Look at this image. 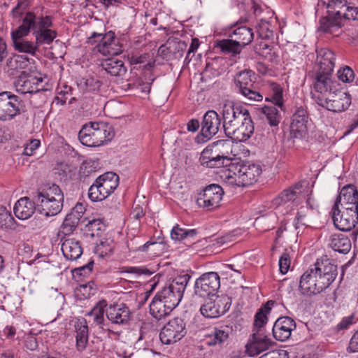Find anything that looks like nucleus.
<instances>
[{"mask_svg": "<svg viewBox=\"0 0 358 358\" xmlns=\"http://www.w3.org/2000/svg\"><path fill=\"white\" fill-rule=\"evenodd\" d=\"M15 225V220L6 207H0V228L2 229H12Z\"/></svg>", "mask_w": 358, "mask_h": 358, "instance_id": "603ef678", "label": "nucleus"}, {"mask_svg": "<svg viewBox=\"0 0 358 358\" xmlns=\"http://www.w3.org/2000/svg\"><path fill=\"white\" fill-rule=\"evenodd\" d=\"M345 10H341V17H342V21L343 22L345 20H355L358 18L357 11L358 8L356 7L349 6L347 4L345 6Z\"/></svg>", "mask_w": 358, "mask_h": 358, "instance_id": "4d7b16f0", "label": "nucleus"}, {"mask_svg": "<svg viewBox=\"0 0 358 358\" xmlns=\"http://www.w3.org/2000/svg\"><path fill=\"white\" fill-rule=\"evenodd\" d=\"M323 6H326L327 13L341 15V10H345L347 0H320Z\"/></svg>", "mask_w": 358, "mask_h": 358, "instance_id": "8fccbe9b", "label": "nucleus"}, {"mask_svg": "<svg viewBox=\"0 0 358 358\" xmlns=\"http://www.w3.org/2000/svg\"><path fill=\"white\" fill-rule=\"evenodd\" d=\"M101 66L112 76H122L127 71L123 61L113 57L103 60Z\"/></svg>", "mask_w": 358, "mask_h": 358, "instance_id": "f704fd0d", "label": "nucleus"}, {"mask_svg": "<svg viewBox=\"0 0 358 358\" xmlns=\"http://www.w3.org/2000/svg\"><path fill=\"white\" fill-rule=\"evenodd\" d=\"M52 17L38 16L34 11L27 12L22 23L10 32L14 50L25 55L36 56L40 46L50 45L57 36V32L51 29Z\"/></svg>", "mask_w": 358, "mask_h": 358, "instance_id": "f257e3e1", "label": "nucleus"}, {"mask_svg": "<svg viewBox=\"0 0 358 358\" xmlns=\"http://www.w3.org/2000/svg\"><path fill=\"white\" fill-rule=\"evenodd\" d=\"M343 25V22L341 15L327 13L326 16L322 17L319 20L318 31L334 36H338L339 31Z\"/></svg>", "mask_w": 358, "mask_h": 358, "instance_id": "c85d7f7f", "label": "nucleus"}, {"mask_svg": "<svg viewBox=\"0 0 358 358\" xmlns=\"http://www.w3.org/2000/svg\"><path fill=\"white\" fill-rule=\"evenodd\" d=\"M230 329L227 326L221 328H215L207 336L206 343L209 346L222 345L225 343L229 337Z\"/></svg>", "mask_w": 358, "mask_h": 358, "instance_id": "c9c22d12", "label": "nucleus"}, {"mask_svg": "<svg viewBox=\"0 0 358 358\" xmlns=\"http://www.w3.org/2000/svg\"><path fill=\"white\" fill-rule=\"evenodd\" d=\"M261 358H287V353L285 350H272L264 355Z\"/></svg>", "mask_w": 358, "mask_h": 358, "instance_id": "69168bd1", "label": "nucleus"}, {"mask_svg": "<svg viewBox=\"0 0 358 358\" xmlns=\"http://www.w3.org/2000/svg\"><path fill=\"white\" fill-rule=\"evenodd\" d=\"M113 248L112 242L101 241L100 243L94 248V251L99 259H102L111 254Z\"/></svg>", "mask_w": 358, "mask_h": 358, "instance_id": "5fc2aeb1", "label": "nucleus"}, {"mask_svg": "<svg viewBox=\"0 0 358 358\" xmlns=\"http://www.w3.org/2000/svg\"><path fill=\"white\" fill-rule=\"evenodd\" d=\"M190 278H191V276L187 273L180 275H179L178 278L175 279L172 282V283L169 285V286L173 285V292L178 296V299H179V301H181V299L183 296L184 291H185L186 286H187L189 280H190Z\"/></svg>", "mask_w": 358, "mask_h": 358, "instance_id": "09e8293b", "label": "nucleus"}, {"mask_svg": "<svg viewBox=\"0 0 358 358\" xmlns=\"http://www.w3.org/2000/svg\"><path fill=\"white\" fill-rule=\"evenodd\" d=\"M334 205L341 206L342 209L358 211V191L353 185H346L340 191Z\"/></svg>", "mask_w": 358, "mask_h": 358, "instance_id": "5701e85b", "label": "nucleus"}, {"mask_svg": "<svg viewBox=\"0 0 358 358\" xmlns=\"http://www.w3.org/2000/svg\"><path fill=\"white\" fill-rule=\"evenodd\" d=\"M37 211L45 217L55 216L63 208L64 194L60 187L53 183L41 185L33 193Z\"/></svg>", "mask_w": 358, "mask_h": 358, "instance_id": "f03ea898", "label": "nucleus"}, {"mask_svg": "<svg viewBox=\"0 0 358 358\" xmlns=\"http://www.w3.org/2000/svg\"><path fill=\"white\" fill-rule=\"evenodd\" d=\"M222 115L223 129L225 134L230 132V130L234 129L235 126H237L244 119L250 115L249 110L245 107L231 102L223 105Z\"/></svg>", "mask_w": 358, "mask_h": 358, "instance_id": "4468645a", "label": "nucleus"}, {"mask_svg": "<svg viewBox=\"0 0 358 358\" xmlns=\"http://www.w3.org/2000/svg\"><path fill=\"white\" fill-rule=\"evenodd\" d=\"M308 120L307 108L305 106L296 107L292 115L290 125L291 134L294 138H302L306 133V124Z\"/></svg>", "mask_w": 358, "mask_h": 358, "instance_id": "b1692460", "label": "nucleus"}, {"mask_svg": "<svg viewBox=\"0 0 358 358\" xmlns=\"http://www.w3.org/2000/svg\"><path fill=\"white\" fill-rule=\"evenodd\" d=\"M296 327L294 320L291 317H280L273 327V335L276 340L285 341L290 337L292 331L296 329Z\"/></svg>", "mask_w": 358, "mask_h": 358, "instance_id": "bb28decb", "label": "nucleus"}, {"mask_svg": "<svg viewBox=\"0 0 358 358\" xmlns=\"http://www.w3.org/2000/svg\"><path fill=\"white\" fill-rule=\"evenodd\" d=\"M262 111L271 127L278 125L281 120V116L275 106H264L262 108Z\"/></svg>", "mask_w": 358, "mask_h": 358, "instance_id": "3c124183", "label": "nucleus"}, {"mask_svg": "<svg viewBox=\"0 0 358 358\" xmlns=\"http://www.w3.org/2000/svg\"><path fill=\"white\" fill-rule=\"evenodd\" d=\"M273 342L264 331H253L252 339L247 344L246 348L250 356L257 355L268 350Z\"/></svg>", "mask_w": 358, "mask_h": 358, "instance_id": "393cba45", "label": "nucleus"}, {"mask_svg": "<svg viewBox=\"0 0 358 358\" xmlns=\"http://www.w3.org/2000/svg\"><path fill=\"white\" fill-rule=\"evenodd\" d=\"M81 216L75 213H70L66 215L61 226V232L64 235H69L76 229Z\"/></svg>", "mask_w": 358, "mask_h": 358, "instance_id": "c03bdc74", "label": "nucleus"}, {"mask_svg": "<svg viewBox=\"0 0 358 358\" xmlns=\"http://www.w3.org/2000/svg\"><path fill=\"white\" fill-rule=\"evenodd\" d=\"M171 237L175 241L185 239V229L181 228L178 224H176L171 231Z\"/></svg>", "mask_w": 358, "mask_h": 358, "instance_id": "680f3d73", "label": "nucleus"}, {"mask_svg": "<svg viewBox=\"0 0 358 358\" xmlns=\"http://www.w3.org/2000/svg\"><path fill=\"white\" fill-rule=\"evenodd\" d=\"M31 6L30 0H18L17 5L12 9L11 15L13 18H20L21 20L24 15L28 12L26 11Z\"/></svg>", "mask_w": 358, "mask_h": 358, "instance_id": "864d4df0", "label": "nucleus"}, {"mask_svg": "<svg viewBox=\"0 0 358 358\" xmlns=\"http://www.w3.org/2000/svg\"><path fill=\"white\" fill-rule=\"evenodd\" d=\"M72 87L65 83H59L57 87V96L54 103L57 105H65L67 99L72 95Z\"/></svg>", "mask_w": 358, "mask_h": 358, "instance_id": "de8ad7c7", "label": "nucleus"}, {"mask_svg": "<svg viewBox=\"0 0 358 358\" xmlns=\"http://www.w3.org/2000/svg\"><path fill=\"white\" fill-rule=\"evenodd\" d=\"M256 73L250 69H244L236 74L234 83L238 92L250 101H260L263 96L257 90L255 84Z\"/></svg>", "mask_w": 358, "mask_h": 358, "instance_id": "f8f14e48", "label": "nucleus"}, {"mask_svg": "<svg viewBox=\"0 0 358 358\" xmlns=\"http://www.w3.org/2000/svg\"><path fill=\"white\" fill-rule=\"evenodd\" d=\"M86 43L92 46V50L102 55H117L123 52V46L116 38L113 31L105 34L93 31L87 38Z\"/></svg>", "mask_w": 358, "mask_h": 358, "instance_id": "423d86ee", "label": "nucleus"}, {"mask_svg": "<svg viewBox=\"0 0 358 358\" xmlns=\"http://www.w3.org/2000/svg\"><path fill=\"white\" fill-rule=\"evenodd\" d=\"M320 217V211L317 207L311 204L310 198L306 201V205L302 206L298 210L297 214L294 220V225L296 229L301 227L306 228L313 227Z\"/></svg>", "mask_w": 358, "mask_h": 358, "instance_id": "4be33fe9", "label": "nucleus"}, {"mask_svg": "<svg viewBox=\"0 0 358 358\" xmlns=\"http://www.w3.org/2000/svg\"><path fill=\"white\" fill-rule=\"evenodd\" d=\"M338 78L343 83H351L355 78V73L350 66H345L338 70Z\"/></svg>", "mask_w": 358, "mask_h": 358, "instance_id": "6e6d98bb", "label": "nucleus"}, {"mask_svg": "<svg viewBox=\"0 0 358 358\" xmlns=\"http://www.w3.org/2000/svg\"><path fill=\"white\" fill-rule=\"evenodd\" d=\"M185 323L179 317L171 320L162 329L159 338L162 343L171 345L182 339L186 334Z\"/></svg>", "mask_w": 358, "mask_h": 358, "instance_id": "dca6fc26", "label": "nucleus"}, {"mask_svg": "<svg viewBox=\"0 0 358 358\" xmlns=\"http://www.w3.org/2000/svg\"><path fill=\"white\" fill-rule=\"evenodd\" d=\"M217 47L223 53L231 54L233 56L238 55L241 51V46L234 38L219 41L217 43Z\"/></svg>", "mask_w": 358, "mask_h": 358, "instance_id": "49530a36", "label": "nucleus"}, {"mask_svg": "<svg viewBox=\"0 0 358 358\" xmlns=\"http://www.w3.org/2000/svg\"><path fill=\"white\" fill-rule=\"evenodd\" d=\"M303 183L297 182L282 190L274 199V203L278 206L284 205L295 201L303 191Z\"/></svg>", "mask_w": 358, "mask_h": 358, "instance_id": "7c9ffc66", "label": "nucleus"}, {"mask_svg": "<svg viewBox=\"0 0 358 358\" xmlns=\"http://www.w3.org/2000/svg\"><path fill=\"white\" fill-rule=\"evenodd\" d=\"M331 73L315 71L312 84L311 97L318 105L337 88Z\"/></svg>", "mask_w": 358, "mask_h": 358, "instance_id": "ddd939ff", "label": "nucleus"}, {"mask_svg": "<svg viewBox=\"0 0 358 358\" xmlns=\"http://www.w3.org/2000/svg\"><path fill=\"white\" fill-rule=\"evenodd\" d=\"M265 100L272 102L275 106L282 109L284 106L282 87L276 83H271L270 95Z\"/></svg>", "mask_w": 358, "mask_h": 358, "instance_id": "79ce46f5", "label": "nucleus"}, {"mask_svg": "<svg viewBox=\"0 0 358 358\" xmlns=\"http://www.w3.org/2000/svg\"><path fill=\"white\" fill-rule=\"evenodd\" d=\"M261 24L258 27V33L262 38H270L273 36V31L269 29V24L266 20H261Z\"/></svg>", "mask_w": 358, "mask_h": 358, "instance_id": "e2e57ef3", "label": "nucleus"}, {"mask_svg": "<svg viewBox=\"0 0 358 358\" xmlns=\"http://www.w3.org/2000/svg\"><path fill=\"white\" fill-rule=\"evenodd\" d=\"M329 246L336 252L346 254L351 248V241L349 238L342 234L332 235L329 240Z\"/></svg>", "mask_w": 358, "mask_h": 358, "instance_id": "58836bf2", "label": "nucleus"}, {"mask_svg": "<svg viewBox=\"0 0 358 358\" xmlns=\"http://www.w3.org/2000/svg\"><path fill=\"white\" fill-rule=\"evenodd\" d=\"M108 303L105 299L100 300L93 308L86 313L87 316L93 317V322L97 325H102L104 322V310Z\"/></svg>", "mask_w": 358, "mask_h": 358, "instance_id": "37998d69", "label": "nucleus"}, {"mask_svg": "<svg viewBox=\"0 0 358 358\" xmlns=\"http://www.w3.org/2000/svg\"><path fill=\"white\" fill-rule=\"evenodd\" d=\"M35 210H37V206L34 199L27 196L17 200L13 208L15 216L20 220L29 219Z\"/></svg>", "mask_w": 358, "mask_h": 358, "instance_id": "c756f323", "label": "nucleus"}, {"mask_svg": "<svg viewBox=\"0 0 358 358\" xmlns=\"http://www.w3.org/2000/svg\"><path fill=\"white\" fill-rule=\"evenodd\" d=\"M223 195L224 191L221 186L211 184L206 186L199 194L196 203L201 208L212 210L220 206Z\"/></svg>", "mask_w": 358, "mask_h": 358, "instance_id": "f3484780", "label": "nucleus"}, {"mask_svg": "<svg viewBox=\"0 0 358 358\" xmlns=\"http://www.w3.org/2000/svg\"><path fill=\"white\" fill-rule=\"evenodd\" d=\"M336 56L333 51L323 48L317 52L319 69L316 71L333 73L335 66Z\"/></svg>", "mask_w": 358, "mask_h": 358, "instance_id": "2f4dec72", "label": "nucleus"}, {"mask_svg": "<svg viewBox=\"0 0 358 358\" xmlns=\"http://www.w3.org/2000/svg\"><path fill=\"white\" fill-rule=\"evenodd\" d=\"M231 300L227 295L208 297L201 306V313L206 317L216 318L229 310Z\"/></svg>", "mask_w": 358, "mask_h": 358, "instance_id": "2eb2a0df", "label": "nucleus"}, {"mask_svg": "<svg viewBox=\"0 0 358 358\" xmlns=\"http://www.w3.org/2000/svg\"><path fill=\"white\" fill-rule=\"evenodd\" d=\"M27 111L24 101L10 91L0 92V121L8 122Z\"/></svg>", "mask_w": 358, "mask_h": 358, "instance_id": "1a4fd4ad", "label": "nucleus"}, {"mask_svg": "<svg viewBox=\"0 0 358 358\" xmlns=\"http://www.w3.org/2000/svg\"><path fill=\"white\" fill-rule=\"evenodd\" d=\"M96 289L94 282L89 281L86 284H82L77 287L74 290V296L78 300H85L93 296L96 292Z\"/></svg>", "mask_w": 358, "mask_h": 358, "instance_id": "a18cd8bd", "label": "nucleus"}, {"mask_svg": "<svg viewBox=\"0 0 358 358\" xmlns=\"http://www.w3.org/2000/svg\"><path fill=\"white\" fill-rule=\"evenodd\" d=\"M220 277L216 272L210 271L203 274L195 282V297L213 296L220 288Z\"/></svg>", "mask_w": 358, "mask_h": 358, "instance_id": "6ab92c4d", "label": "nucleus"}, {"mask_svg": "<svg viewBox=\"0 0 358 358\" xmlns=\"http://www.w3.org/2000/svg\"><path fill=\"white\" fill-rule=\"evenodd\" d=\"M275 301L270 300L268 301L264 306H262L257 312L254 320L253 331H264L263 329L264 326L266 324L268 318L267 315L269 314L274 306Z\"/></svg>", "mask_w": 358, "mask_h": 358, "instance_id": "4c0bfd02", "label": "nucleus"}, {"mask_svg": "<svg viewBox=\"0 0 358 358\" xmlns=\"http://www.w3.org/2000/svg\"><path fill=\"white\" fill-rule=\"evenodd\" d=\"M220 125L221 119L218 113L213 110H208L203 117L201 136L196 138L197 142H206L210 140L218 132Z\"/></svg>", "mask_w": 358, "mask_h": 358, "instance_id": "412c9836", "label": "nucleus"}, {"mask_svg": "<svg viewBox=\"0 0 358 358\" xmlns=\"http://www.w3.org/2000/svg\"><path fill=\"white\" fill-rule=\"evenodd\" d=\"M334 264L332 260H331L327 255H323L318 258L315 263V268H332Z\"/></svg>", "mask_w": 358, "mask_h": 358, "instance_id": "bf43d9fd", "label": "nucleus"}, {"mask_svg": "<svg viewBox=\"0 0 358 358\" xmlns=\"http://www.w3.org/2000/svg\"><path fill=\"white\" fill-rule=\"evenodd\" d=\"M231 143L229 140H219L208 145L201 153L200 164L207 168L227 166Z\"/></svg>", "mask_w": 358, "mask_h": 358, "instance_id": "39448f33", "label": "nucleus"}, {"mask_svg": "<svg viewBox=\"0 0 358 358\" xmlns=\"http://www.w3.org/2000/svg\"><path fill=\"white\" fill-rule=\"evenodd\" d=\"M348 350L350 352H358V330L352 336Z\"/></svg>", "mask_w": 358, "mask_h": 358, "instance_id": "774afa93", "label": "nucleus"}, {"mask_svg": "<svg viewBox=\"0 0 358 358\" xmlns=\"http://www.w3.org/2000/svg\"><path fill=\"white\" fill-rule=\"evenodd\" d=\"M76 331V347L78 350L83 351L88 341V326L85 319H78L75 324Z\"/></svg>", "mask_w": 358, "mask_h": 358, "instance_id": "e433bc0d", "label": "nucleus"}, {"mask_svg": "<svg viewBox=\"0 0 358 358\" xmlns=\"http://www.w3.org/2000/svg\"><path fill=\"white\" fill-rule=\"evenodd\" d=\"M41 142L38 139H32L26 145L24 148L23 154L27 156H31L34 155L35 150L40 146Z\"/></svg>", "mask_w": 358, "mask_h": 358, "instance_id": "052dcab7", "label": "nucleus"}, {"mask_svg": "<svg viewBox=\"0 0 358 358\" xmlns=\"http://www.w3.org/2000/svg\"><path fill=\"white\" fill-rule=\"evenodd\" d=\"M62 251L66 259L76 260L83 254L80 243L74 238H66L62 243Z\"/></svg>", "mask_w": 358, "mask_h": 358, "instance_id": "473e14b6", "label": "nucleus"}, {"mask_svg": "<svg viewBox=\"0 0 358 358\" xmlns=\"http://www.w3.org/2000/svg\"><path fill=\"white\" fill-rule=\"evenodd\" d=\"M119 185V176L113 172H106L99 176L90 186L88 196L92 201H100L110 196Z\"/></svg>", "mask_w": 358, "mask_h": 358, "instance_id": "9d476101", "label": "nucleus"}, {"mask_svg": "<svg viewBox=\"0 0 358 358\" xmlns=\"http://www.w3.org/2000/svg\"><path fill=\"white\" fill-rule=\"evenodd\" d=\"M254 129L253 122L250 115L225 134L235 141L245 142L253 134Z\"/></svg>", "mask_w": 358, "mask_h": 358, "instance_id": "a878e982", "label": "nucleus"}, {"mask_svg": "<svg viewBox=\"0 0 358 358\" xmlns=\"http://www.w3.org/2000/svg\"><path fill=\"white\" fill-rule=\"evenodd\" d=\"M334 273L322 270H307L301 277L299 287L304 294H317L334 281Z\"/></svg>", "mask_w": 358, "mask_h": 358, "instance_id": "0eeeda50", "label": "nucleus"}, {"mask_svg": "<svg viewBox=\"0 0 358 358\" xmlns=\"http://www.w3.org/2000/svg\"><path fill=\"white\" fill-rule=\"evenodd\" d=\"M129 63L132 65L143 64L147 61V54H140L139 52H132L127 55Z\"/></svg>", "mask_w": 358, "mask_h": 358, "instance_id": "13d9d810", "label": "nucleus"}, {"mask_svg": "<svg viewBox=\"0 0 358 358\" xmlns=\"http://www.w3.org/2000/svg\"><path fill=\"white\" fill-rule=\"evenodd\" d=\"M31 61L33 59L27 55L14 54L8 59L6 65L9 70L18 71L27 69Z\"/></svg>", "mask_w": 358, "mask_h": 358, "instance_id": "ea45409f", "label": "nucleus"}, {"mask_svg": "<svg viewBox=\"0 0 358 358\" xmlns=\"http://www.w3.org/2000/svg\"><path fill=\"white\" fill-rule=\"evenodd\" d=\"M331 214L334 224L340 231H351L358 223V211L352 209L341 210L337 205H334Z\"/></svg>", "mask_w": 358, "mask_h": 358, "instance_id": "a211bd4d", "label": "nucleus"}, {"mask_svg": "<svg viewBox=\"0 0 358 358\" xmlns=\"http://www.w3.org/2000/svg\"><path fill=\"white\" fill-rule=\"evenodd\" d=\"M351 101L349 93L336 89L318 105L329 111L341 113L350 107Z\"/></svg>", "mask_w": 358, "mask_h": 358, "instance_id": "aec40b11", "label": "nucleus"}, {"mask_svg": "<svg viewBox=\"0 0 358 358\" xmlns=\"http://www.w3.org/2000/svg\"><path fill=\"white\" fill-rule=\"evenodd\" d=\"M229 36L243 48L252 41L254 34L251 28L241 25L233 29L229 34Z\"/></svg>", "mask_w": 358, "mask_h": 358, "instance_id": "72a5a7b5", "label": "nucleus"}, {"mask_svg": "<svg viewBox=\"0 0 358 358\" xmlns=\"http://www.w3.org/2000/svg\"><path fill=\"white\" fill-rule=\"evenodd\" d=\"M255 52L270 62H274L278 58L276 48L264 41L255 46Z\"/></svg>", "mask_w": 358, "mask_h": 358, "instance_id": "a19ab883", "label": "nucleus"}, {"mask_svg": "<svg viewBox=\"0 0 358 358\" xmlns=\"http://www.w3.org/2000/svg\"><path fill=\"white\" fill-rule=\"evenodd\" d=\"M262 172L261 166L250 162H230L228 168L222 170L221 178L231 186H248L257 182Z\"/></svg>", "mask_w": 358, "mask_h": 358, "instance_id": "7ed1b4c3", "label": "nucleus"}, {"mask_svg": "<svg viewBox=\"0 0 358 358\" xmlns=\"http://www.w3.org/2000/svg\"><path fill=\"white\" fill-rule=\"evenodd\" d=\"M114 136L110 126L102 122H90L78 133L80 143L87 147H99L110 141Z\"/></svg>", "mask_w": 358, "mask_h": 358, "instance_id": "20e7f679", "label": "nucleus"}, {"mask_svg": "<svg viewBox=\"0 0 358 358\" xmlns=\"http://www.w3.org/2000/svg\"><path fill=\"white\" fill-rule=\"evenodd\" d=\"M292 259L289 254L285 251L279 258V268H290Z\"/></svg>", "mask_w": 358, "mask_h": 358, "instance_id": "0e129e2a", "label": "nucleus"}, {"mask_svg": "<svg viewBox=\"0 0 358 358\" xmlns=\"http://www.w3.org/2000/svg\"><path fill=\"white\" fill-rule=\"evenodd\" d=\"M173 289V285L169 286L152 299L150 304V313L157 320L168 316L180 302Z\"/></svg>", "mask_w": 358, "mask_h": 358, "instance_id": "6e6552de", "label": "nucleus"}, {"mask_svg": "<svg viewBox=\"0 0 358 358\" xmlns=\"http://www.w3.org/2000/svg\"><path fill=\"white\" fill-rule=\"evenodd\" d=\"M106 317L113 324H125L131 319V313L124 303L110 305L106 310Z\"/></svg>", "mask_w": 358, "mask_h": 358, "instance_id": "cd10ccee", "label": "nucleus"}, {"mask_svg": "<svg viewBox=\"0 0 358 358\" xmlns=\"http://www.w3.org/2000/svg\"><path fill=\"white\" fill-rule=\"evenodd\" d=\"M43 82L42 78L29 76L20 78L15 83L17 91L21 94H31L30 103L34 107L38 108L45 102V92L46 89L39 88L38 85Z\"/></svg>", "mask_w": 358, "mask_h": 358, "instance_id": "9b49d317", "label": "nucleus"}, {"mask_svg": "<svg viewBox=\"0 0 358 358\" xmlns=\"http://www.w3.org/2000/svg\"><path fill=\"white\" fill-rule=\"evenodd\" d=\"M85 85L90 91L99 90L101 83V82L94 78H89L85 80Z\"/></svg>", "mask_w": 358, "mask_h": 358, "instance_id": "338daca9", "label": "nucleus"}]
</instances>
